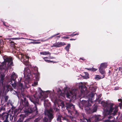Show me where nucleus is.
Returning a JSON list of instances; mask_svg holds the SVG:
<instances>
[{
    "label": "nucleus",
    "instance_id": "48",
    "mask_svg": "<svg viewBox=\"0 0 122 122\" xmlns=\"http://www.w3.org/2000/svg\"><path fill=\"white\" fill-rule=\"evenodd\" d=\"M10 64L9 65V66H12V64H13V62L12 61L10 62Z\"/></svg>",
    "mask_w": 122,
    "mask_h": 122
},
{
    "label": "nucleus",
    "instance_id": "16",
    "mask_svg": "<svg viewBox=\"0 0 122 122\" xmlns=\"http://www.w3.org/2000/svg\"><path fill=\"white\" fill-rule=\"evenodd\" d=\"M107 66V63L104 62V63H101L100 65V67L99 68L104 69L106 68Z\"/></svg>",
    "mask_w": 122,
    "mask_h": 122
},
{
    "label": "nucleus",
    "instance_id": "27",
    "mask_svg": "<svg viewBox=\"0 0 122 122\" xmlns=\"http://www.w3.org/2000/svg\"><path fill=\"white\" fill-rule=\"evenodd\" d=\"M43 121L44 122H51V121H50V120L46 117H45L44 118Z\"/></svg>",
    "mask_w": 122,
    "mask_h": 122
},
{
    "label": "nucleus",
    "instance_id": "45",
    "mask_svg": "<svg viewBox=\"0 0 122 122\" xmlns=\"http://www.w3.org/2000/svg\"><path fill=\"white\" fill-rule=\"evenodd\" d=\"M34 70L36 71L37 72H38V68L37 67H35L34 68Z\"/></svg>",
    "mask_w": 122,
    "mask_h": 122
},
{
    "label": "nucleus",
    "instance_id": "15",
    "mask_svg": "<svg viewBox=\"0 0 122 122\" xmlns=\"http://www.w3.org/2000/svg\"><path fill=\"white\" fill-rule=\"evenodd\" d=\"M16 77V76L15 73H14L11 75L10 77L11 83H12V81L15 82ZM15 83V82H14V83Z\"/></svg>",
    "mask_w": 122,
    "mask_h": 122
},
{
    "label": "nucleus",
    "instance_id": "11",
    "mask_svg": "<svg viewBox=\"0 0 122 122\" xmlns=\"http://www.w3.org/2000/svg\"><path fill=\"white\" fill-rule=\"evenodd\" d=\"M79 88L81 89V93L82 94L84 93V91H86L87 89L85 85H82L80 86Z\"/></svg>",
    "mask_w": 122,
    "mask_h": 122
},
{
    "label": "nucleus",
    "instance_id": "58",
    "mask_svg": "<svg viewBox=\"0 0 122 122\" xmlns=\"http://www.w3.org/2000/svg\"><path fill=\"white\" fill-rule=\"evenodd\" d=\"M80 60L81 59L83 61H84L85 60V59H84L83 58H80Z\"/></svg>",
    "mask_w": 122,
    "mask_h": 122
},
{
    "label": "nucleus",
    "instance_id": "36",
    "mask_svg": "<svg viewBox=\"0 0 122 122\" xmlns=\"http://www.w3.org/2000/svg\"><path fill=\"white\" fill-rule=\"evenodd\" d=\"M49 38L48 39H47L46 40H45L44 39H43L41 40H38L37 41H41V42H45L46 41H48V40L50 39H49Z\"/></svg>",
    "mask_w": 122,
    "mask_h": 122
},
{
    "label": "nucleus",
    "instance_id": "13",
    "mask_svg": "<svg viewBox=\"0 0 122 122\" xmlns=\"http://www.w3.org/2000/svg\"><path fill=\"white\" fill-rule=\"evenodd\" d=\"M24 64L26 66L28 65L29 57L25 55L24 56Z\"/></svg>",
    "mask_w": 122,
    "mask_h": 122
},
{
    "label": "nucleus",
    "instance_id": "52",
    "mask_svg": "<svg viewBox=\"0 0 122 122\" xmlns=\"http://www.w3.org/2000/svg\"><path fill=\"white\" fill-rule=\"evenodd\" d=\"M73 36H76V35H79V34L78 33H76V34H74L73 33Z\"/></svg>",
    "mask_w": 122,
    "mask_h": 122
},
{
    "label": "nucleus",
    "instance_id": "30",
    "mask_svg": "<svg viewBox=\"0 0 122 122\" xmlns=\"http://www.w3.org/2000/svg\"><path fill=\"white\" fill-rule=\"evenodd\" d=\"M62 117L61 116H58L57 118V120L58 121H60V122H62L61 121V117L62 118Z\"/></svg>",
    "mask_w": 122,
    "mask_h": 122
},
{
    "label": "nucleus",
    "instance_id": "10",
    "mask_svg": "<svg viewBox=\"0 0 122 122\" xmlns=\"http://www.w3.org/2000/svg\"><path fill=\"white\" fill-rule=\"evenodd\" d=\"M47 116L50 121H51L53 118V115L52 113V112L50 110H48L47 112Z\"/></svg>",
    "mask_w": 122,
    "mask_h": 122
},
{
    "label": "nucleus",
    "instance_id": "28",
    "mask_svg": "<svg viewBox=\"0 0 122 122\" xmlns=\"http://www.w3.org/2000/svg\"><path fill=\"white\" fill-rule=\"evenodd\" d=\"M108 118L109 119H112V120H110V121H112V122H114V120H115V118L113 117H112L111 116H109L108 117Z\"/></svg>",
    "mask_w": 122,
    "mask_h": 122
},
{
    "label": "nucleus",
    "instance_id": "49",
    "mask_svg": "<svg viewBox=\"0 0 122 122\" xmlns=\"http://www.w3.org/2000/svg\"><path fill=\"white\" fill-rule=\"evenodd\" d=\"M119 105L120 107H122V102L119 103Z\"/></svg>",
    "mask_w": 122,
    "mask_h": 122
},
{
    "label": "nucleus",
    "instance_id": "25",
    "mask_svg": "<svg viewBox=\"0 0 122 122\" xmlns=\"http://www.w3.org/2000/svg\"><path fill=\"white\" fill-rule=\"evenodd\" d=\"M33 74H34L35 75V76H36V78L37 79H39L40 74L39 72H37V73L36 74V73H33Z\"/></svg>",
    "mask_w": 122,
    "mask_h": 122
},
{
    "label": "nucleus",
    "instance_id": "60",
    "mask_svg": "<svg viewBox=\"0 0 122 122\" xmlns=\"http://www.w3.org/2000/svg\"><path fill=\"white\" fill-rule=\"evenodd\" d=\"M2 85L0 83V92H1V87Z\"/></svg>",
    "mask_w": 122,
    "mask_h": 122
},
{
    "label": "nucleus",
    "instance_id": "53",
    "mask_svg": "<svg viewBox=\"0 0 122 122\" xmlns=\"http://www.w3.org/2000/svg\"><path fill=\"white\" fill-rule=\"evenodd\" d=\"M102 94H100V95H99L98 96V99L99 98H100L102 96Z\"/></svg>",
    "mask_w": 122,
    "mask_h": 122
},
{
    "label": "nucleus",
    "instance_id": "41",
    "mask_svg": "<svg viewBox=\"0 0 122 122\" xmlns=\"http://www.w3.org/2000/svg\"><path fill=\"white\" fill-rule=\"evenodd\" d=\"M3 25H4V26H5L6 27H7V29H8L9 28V26H7V25H6L5 24V22L4 21H3Z\"/></svg>",
    "mask_w": 122,
    "mask_h": 122
},
{
    "label": "nucleus",
    "instance_id": "20",
    "mask_svg": "<svg viewBox=\"0 0 122 122\" xmlns=\"http://www.w3.org/2000/svg\"><path fill=\"white\" fill-rule=\"evenodd\" d=\"M40 54L41 55H49L50 56L51 55V53L48 51H43L40 52Z\"/></svg>",
    "mask_w": 122,
    "mask_h": 122
},
{
    "label": "nucleus",
    "instance_id": "3",
    "mask_svg": "<svg viewBox=\"0 0 122 122\" xmlns=\"http://www.w3.org/2000/svg\"><path fill=\"white\" fill-rule=\"evenodd\" d=\"M81 103L85 108V110L86 113L91 114L96 112L97 111L98 106L96 105H94L92 108H90V107H91L92 105L90 103L89 101L83 100Z\"/></svg>",
    "mask_w": 122,
    "mask_h": 122
},
{
    "label": "nucleus",
    "instance_id": "61",
    "mask_svg": "<svg viewBox=\"0 0 122 122\" xmlns=\"http://www.w3.org/2000/svg\"><path fill=\"white\" fill-rule=\"evenodd\" d=\"M56 37L57 38V39H58L59 38H60V36H56Z\"/></svg>",
    "mask_w": 122,
    "mask_h": 122
},
{
    "label": "nucleus",
    "instance_id": "6",
    "mask_svg": "<svg viewBox=\"0 0 122 122\" xmlns=\"http://www.w3.org/2000/svg\"><path fill=\"white\" fill-rule=\"evenodd\" d=\"M75 116L76 117L80 118V119H83L85 118L84 117L85 114L82 113H79L77 110L75 109L74 111Z\"/></svg>",
    "mask_w": 122,
    "mask_h": 122
},
{
    "label": "nucleus",
    "instance_id": "19",
    "mask_svg": "<svg viewBox=\"0 0 122 122\" xmlns=\"http://www.w3.org/2000/svg\"><path fill=\"white\" fill-rule=\"evenodd\" d=\"M99 70L100 73L102 75V76L104 75L105 76V75L106 74L105 71L104 69H103L100 68H99Z\"/></svg>",
    "mask_w": 122,
    "mask_h": 122
},
{
    "label": "nucleus",
    "instance_id": "62",
    "mask_svg": "<svg viewBox=\"0 0 122 122\" xmlns=\"http://www.w3.org/2000/svg\"><path fill=\"white\" fill-rule=\"evenodd\" d=\"M39 89L40 91H42V90L41 89V88L39 87Z\"/></svg>",
    "mask_w": 122,
    "mask_h": 122
},
{
    "label": "nucleus",
    "instance_id": "23",
    "mask_svg": "<svg viewBox=\"0 0 122 122\" xmlns=\"http://www.w3.org/2000/svg\"><path fill=\"white\" fill-rule=\"evenodd\" d=\"M48 97V95H46L43 96L42 97V100H44V102H48V99H45L47 98ZM45 103V102L44 103Z\"/></svg>",
    "mask_w": 122,
    "mask_h": 122
},
{
    "label": "nucleus",
    "instance_id": "40",
    "mask_svg": "<svg viewBox=\"0 0 122 122\" xmlns=\"http://www.w3.org/2000/svg\"><path fill=\"white\" fill-rule=\"evenodd\" d=\"M24 122H31L30 120V119H26Z\"/></svg>",
    "mask_w": 122,
    "mask_h": 122
},
{
    "label": "nucleus",
    "instance_id": "26",
    "mask_svg": "<svg viewBox=\"0 0 122 122\" xmlns=\"http://www.w3.org/2000/svg\"><path fill=\"white\" fill-rule=\"evenodd\" d=\"M70 47V44H68L65 47V49L67 51H69V48Z\"/></svg>",
    "mask_w": 122,
    "mask_h": 122
},
{
    "label": "nucleus",
    "instance_id": "47",
    "mask_svg": "<svg viewBox=\"0 0 122 122\" xmlns=\"http://www.w3.org/2000/svg\"><path fill=\"white\" fill-rule=\"evenodd\" d=\"M47 62H48V63L53 62H54L53 61H51L50 60H48Z\"/></svg>",
    "mask_w": 122,
    "mask_h": 122
},
{
    "label": "nucleus",
    "instance_id": "21",
    "mask_svg": "<svg viewBox=\"0 0 122 122\" xmlns=\"http://www.w3.org/2000/svg\"><path fill=\"white\" fill-rule=\"evenodd\" d=\"M18 87L21 90H22L24 89L23 84L20 82H19V83Z\"/></svg>",
    "mask_w": 122,
    "mask_h": 122
},
{
    "label": "nucleus",
    "instance_id": "50",
    "mask_svg": "<svg viewBox=\"0 0 122 122\" xmlns=\"http://www.w3.org/2000/svg\"><path fill=\"white\" fill-rule=\"evenodd\" d=\"M118 101L119 102H122V99H118Z\"/></svg>",
    "mask_w": 122,
    "mask_h": 122
},
{
    "label": "nucleus",
    "instance_id": "17",
    "mask_svg": "<svg viewBox=\"0 0 122 122\" xmlns=\"http://www.w3.org/2000/svg\"><path fill=\"white\" fill-rule=\"evenodd\" d=\"M5 75L4 74H1L0 76V82L2 85L3 84L4 80L5 79Z\"/></svg>",
    "mask_w": 122,
    "mask_h": 122
},
{
    "label": "nucleus",
    "instance_id": "9",
    "mask_svg": "<svg viewBox=\"0 0 122 122\" xmlns=\"http://www.w3.org/2000/svg\"><path fill=\"white\" fill-rule=\"evenodd\" d=\"M66 45V44L64 42H58L54 44L52 46V47H60L62 46L65 45Z\"/></svg>",
    "mask_w": 122,
    "mask_h": 122
},
{
    "label": "nucleus",
    "instance_id": "22",
    "mask_svg": "<svg viewBox=\"0 0 122 122\" xmlns=\"http://www.w3.org/2000/svg\"><path fill=\"white\" fill-rule=\"evenodd\" d=\"M5 61L6 62L8 63H9L12 61V58H7L5 59Z\"/></svg>",
    "mask_w": 122,
    "mask_h": 122
},
{
    "label": "nucleus",
    "instance_id": "8",
    "mask_svg": "<svg viewBox=\"0 0 122 122\" xmlns=\"http://www.w3.org/2000/svg\"><path fill=\"white\" fill-rule=\"evenodd\" d=\"M23 97L24 98V100L23 99L21 100L23 105L25 107H29V104L28 100H27L25 97H24V96H23Z\"/></svg>",
    "mask_w": 122,
    "mask_h": 122
},
{
    "label": "nucleus",
    "instance_id": "64",
    "mask_svg": "<svg viewBox=\"0 0 122 122\" xmlns=\"http://www.w3.org/2000/svg\"><path fill=\"white\" fill-rule=\"evenodd\" d=\"M11 84L12 85V86H13V85H14V84L13 83H12V84Z\"/></svg>",
    "mask_w": 122,
    "mask_h": 122
},
{
    "label": "nucleus",
    "instance_id": "24",
    "mask_svg": "<svg viewBox=\"0 0 122 122\" xmlns=\"http://www.w3.org/2000/svg\"><path fill=\"white\" fill-rule=\"evenodd\" d=\"M85 69H86L87 70L89 71H96L97 70V69H96L94 68H93V67L92 68H85Z\"/></svg>",
    "mask_w": 122,
    "mask_h": 122
},
{
    "label": "nucleus",
    "instance_id": "63",
    "mask_svg": "<svg viewBox=\"0 0 122 122\" xmlns=\"http://www.w3.org/2000/svg\"><path fill=\"white\" fill-rule=\"evenodd\" d=\"M122 69V68H119V69L120 70H121Z\"/></svg>",
    "mask_w": 122,
    "mask_h": 122
},
{
    "label": "nucleus",
    "instance_id": "5",
    "mask_svg": "<svg viewBox=\"0 0 122 122\" xmlns=\"http://www.w3.org/2000/svg\"><path fill=\"white\" fill-rule=\"evenodd\" d=\"M9 116L8 113L4 112L0 114V118L3 120L4 122H9L8 119Z\"/></svg>",
    "mask_w": 122,
    "mask_h": 122
},
{
    "label": "nucleus",
    "instance_id": "43",
    "mask_svg": "<svg viewBox=\"0 0 122 122\" xmlns=\"http://www.w3.org/2000/svg\"><path fill=\"white\" fill-rule=\"evenodd\" d=\"M40 94L41 96H42L44 94V92L42 91H40Z\"/></svg>",
    "mask_w": 122,
    "mask_h": 122
},
{
    "label": "nucleus",
    "instance_id": "44",
    "mask_svg": "<svg viewBox=\"0 0 122 122\" xmlns=\"http://www.w3.org/2000/svg\"><path fill=\"white\" fill-rule=\"evenodd\" d=\"M48 57H43V59H44V60L46 62H47L48 60L46 59V58H48Z\"/></svg>",
    "mask_w": 122,
    "mask_h": 122
},
{
    "label": "nucleus",
    "instance_id": "31",
    "mask_svg": "<svg viewBox=\"0 0 122 122\" xmlns=\"http://www.w3.org/2000/svg\"><path fill=\"white\" fill-rule=\"evenodd\" d=\"M97 89V87L96 86L92 87L91 91L92 92H95Z\"/></svg>",
    "mask_w": 122,
    "mask_h": 122
},
{
    "label": "nucleus",
    "instance_id": "51",
    "mask_svg": "<svg viewBox=\"0 0 122 122\" xmlns=\"http://www.w3.org/2000/svg\"><path fill=\"white\" fill-rule=\"evenodd\" d=\"M73 34H71L70 35H67V36H71V37H73L74 36H73Z\"/></svg>",
    "mask_w": 122,
    "mask_h": 122
},
{
    "label": "nucleus",
    "instance_id": "32",
    "mask_svg": "<svg viewBox=\"0 0 122 122\" xmlns=\"http://www.w3.org/2000/svg\"><path fill=\"white\" fill-rule=\"evenodd\" d=\"M94 94L93 92H91L89 95V96L91 98H93L94 96Z\"/></svg>",
    "mask_w": 122,
    "mask_h": 122
},
{
    "label": "nucleus",
    "instance_id": "42",
    "mask_svg": "<svg viewBox=\"0 0 122 122\" xmlns=\"http://www.w3.org/2000/svg\"><path fill=\"white\" fill-rule=\"evenodd\" d=\"M10 43H13V45L14 46H15V45L16 44L15 43H14V41H11V40H10Z\"/></svg>",
    "mask_w": 122,
    "mask_h": 122
},
{
    "label": "nucleus",
    "instance_id": "56",
    "mask_svg": "<svg viewBox=\"0 0 122 122\" xmlns=\"http://www.w3.org/2000/svg\"><path fill=\"white\" fill-rule=\"evenodd\" d=\"M111 122L110 120H106L105 121V122Z\"/></svg>",
    "mask_w": 122,
    "mask_h": 122
},
{
    "label": "nucleus",
    "instance_id": "18",
    "mask_svg": "<svg viewBox=\"0 0 122 122\" xmlns=\"http://www.w3.org/2000/svg\"><path fill=\"white\" fill-rule=\"evenodd\" d=\"M105 77V76L103 75V76H100L98 75H97L96 76L95 78L97 80H98L104 78Z\"/></svg>",
    "mask_w": 122,
    "mask_h": 122
},
{
    "label": "nucleus",
    "instance_id": "2",
    "mask_svg": "<svg viewBox=\"0 0 122 122\" xmlns=\"http://www.w3.org/2000/svg\"><path fill=\"white\" fill-rule=\"evenodd\" d=\"M25 97L28 98L30 101L33 103L35 105V107L33 108L29 107L27 110L25 111V112L26 113H31L35 112L36 114H37L38 111L37 106L39 105V100L38 98L35 97V96H34V99L32 98V97L30 95H26Z\"/></svg>",
    "mask_w": 122,
    "mask_h": 122
},
{
    "label": "nucleus",
    "instance_id": "35",
    "mask_svg": "<svg viewBox=\"0 0 122 122\" xmlns=\"http://www.w3.org/2000/svg\"><path fill=\"white\" fill-rule=\"evenodd\" d=\"M4 98L5 102H7L9 98L8 96H6L4 97Z\"/></svg>",
    "mask_w": 122,
    "mask_h": 122
},
{
    "label": "nucleus",
    "instance_id": "33",
    "mask_svg": "<svg viewBox=\"0 0 122 122\" xmlns=\"http://www.w3.org/2000/svg\"><path fill=\"white\" fill-rule=\"evenodd\" d=\"M94 116V118H95V122L98 121L99 119L97 115H95Z\"/></svg>",
    "mask_w": 122,
    "mask_h": 122
},
{
    "label": "nucleus",
    "instance_id": "34",
    "mask_svg": "<svg viewBox=\"0 0 122 122\" xmlns=\"http://www.w3.org/2000/svg\"><path fill=\"white\" fill-rule=\"evenodd\" d=\"M60 106L62 108H65V105L63 102H61L60 104Z\"/></svg>",
    "mask_w": 122,
    "mask_h": 122
},
{
    "label": "nucleus",
    "instance_id": "39",
    "mask_svg": "<svg viewBox=\"0 0 122 122\" xmlns=\"http://www.w3.org/2000/svg\"><path fill=\"white\" fill-rule=\"evenodd\" d=\"M60 34V33H58L56 34L55 35H54L52 36H51V37H49V39H52V38L56 36L59 35Z\"/></svg>",
    "mask_w": 122,
    "mask_h": 122
},
{
    "label": "nucleus",
    "instance_id": "59",
    "mask_svg": "<svg viewBox=\"0 0 122 122\" xmlns=\"http://www.w3.org/2000/svg\"><path fill=\"white\" fill-rule=\"evenodd\" d=\"M34 84L35 85H36L37 84V82H34Z\"/></svg>",
    "mask_w": 122,
    "mask_h": 122
},
{
    "label": "nucleus",
    "instance_id": "57",
    "mask_svg": "<svg viewBox=\"0 0 122 122\" xmlns=\"http://www.w3.org/2000/svg\"><path fill=\"white\" fill-rule=\"evenodd\" d=\"M70 39V41L75 40H76V39H72V38H71V39Z\"/></svg>",
    "mask_w": 122,
    "mask_h": 122
},
{
    "label": "nucleus",
    "instance_id": "38",
    "mask_svg": "<svg viewBox=\"0 0 122 122\" xmlns=\"http://www.w3.org/2000/svg\"><path fill=\"white\" fill-rule=\"evenodd\" d=\"M31 43H32L33 44H39L41 43V42L40 41L31 42Z\"/></svg>",
    "mask_w": 122,
    "mask_h": 122
},
{
    "label": "nucleus",
    "instance_id": "14",
    "mask_svg": "<svg viewBox=\"0 0 122 122\" xmlns=\"http://www.w3.org/2000/svg\"><path fill=\"white\" fill-rule=\"evenodd\" d=\"M20 117L19 119L16 122H23V121L25 117V116L24 115L21 114L20 115Z\"/></svg>",
    "mask_w": 122,
    "mask_h": 122
},
{
    "label": "nucleus",
    "instance_id": "7",
    "mask_svg": "<svg viewBox=\"0 0 122 122\" xmlns=\"http://www.w3.org/2000/svg\"><path fill=\"white\" fill-rule=\"evenodd\" d=\"M80 122H95L94 116H93L91 118L88 119L85 118L83 119H80Z\"/></svg>",
    "mask_w": 122,
    "mask_h": 122
},
{
    "label": "nucleus",
    "instance_id": "29",
    "mask_svg": "<svg viewBox=\"0 0 122 122\" xmlns=\"http://www.w3.org/2000/svg\"><path fill=\"white\" fill-rule=\"evenodd\" d=\"M62 120L65 121L67 122H69L70 121L66 117H62Z\"/></svg>",
    "mask_w": 122,
    "mask_h": 122
},
{
    "label": "nucleus",
    "instance_id": "54",
    "mask_svg": "<svg viewBox=\"0 0 122 122\" xmlns=\"http://www.w3.org/2000/svg\"><path fill=\"white\" fill-rule=\"evenodd\" d=\"M38 119H36L35 120V122H38Z\"/></svg>",
    "mask_w": 122,
    "mask_h": 122
},
{
    "label": "nucleus",
    "instance_id": "12",
    "mask_svg": "<svg viewBox=\"0 0 122 122\" xmlns=\"http://www.w3.org/2000/svg\"><path fill=\"white\" fill-rule=\"evenodd\" d=\"M71 108L73 109H75V107L72 104H67L66 105V109L68 110L69 112H70V109Z\"/></svg>",
    "mask_w": 122,
    "mask_h": 122
},
{
    "label": "nucleus",
    "instance_id": "4",
    "mask_svg": "<svg viewBox=\"0 0 122 122\" xmlns=\"http://www.w3.org/2000/svg\"><path fill=\"white\" fill-rule=\"evenodd\" d=\"M66 96L67 98H70V97H72L75 96V97L76 98L81 96V93L78 90L76 89L73 90L72 91H70V93L67 92L66 94Z\"/></svg>",
    "mask_w": 122,
    "mask_h": 122
},
{
    "label": "nucleus",
    "instance_id": "55",
    "mask_svg": "<svg viewBox=\"0 0 122 122\" xmlns=\"http://www.w3.org/2000/svg\"><path fill=\"white\" fill-rule=\"evenodd\" d=\"M12 39L16 40V39H20V38H13Z\"/></svg>",
    "mask_w": 122,
    "mask_h": 122
},
{
    "label": "nucleus",
    "instance_id": "1",
    "mask_svg": "<svg viewBox=\"0 0 122 122\" xmlns=\"http://www.w3.org/2000/svg\"><path fill=\"white\" fill-rule=\"evenodd\" d=\"M114 104L112 103L104 102L103 106L105 108V115H110L112 114L115 116L118 111V105H115L113 107Z\"/></svg>",
    "mask_w": 122,
    "mask_h": 122
},
{
    "label": "nucleus",
    "instance_id": "46",
    "mask_svg": "<svg viewBox=\"0 0 122 122\" xmlns=\"http://www.w3.org/2000/svg\"><path fill=\"white\" fill-rule=\"evenodd\" d=\"M61 38H62L65 39H68V38H69V37H68L64 36V37H61Z\"/></svg>",
    "mask_w": 122,
    "mask_h": 122
},
{
    "label": "nucleus",
    "instance_id": "37",
    "mask_svg": "<svg viewBox=\"0 0 122 122\" xmlns=\"http://www.w3.org/2000/svg\"><path fill=\"white\" fill-rule=\"evenodd\" d=\"M19 112V110L17 109H15L14 112V113L15 115H17Z\"/></svg>",
    "mask_w": 122,
    "mask_h": 122
}]
</instances>
